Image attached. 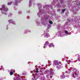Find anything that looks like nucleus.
<instances>
[{
  "mask_svg": "<svg viewBox=\"0 0 80 80\" xmlns=\"http://www.w3.org/2000/svg\"><path fill=\"white\" fill-rule=\"evenodd\" d=\"M37 5L39 10L37 13V15L41 18L40 21L41 23L38 21V20H37L35 22L37 25L40 26L43 25L46 26L48 22H49L50 24H53L52 21L51 20L49 21L50 17L49 15H48L50 13V12H49V7L52 8V6L51 5L43 6V9H42V4L40 3H38Z\"/></svg>",
  "mask_w": 80,
  "mask_h": 80,
  "instance_id": "1",
  "label": "nucleus"
},
{
  "mask_svg": "<svg viewBox=\"0 0 80 80\" xmlns=\"http://www.w3.org/2000/svg\"><path fill=\"white\" fill-rule=\"evenodd\" d=\"M72 19H68V22L65 23L64 26L62 28L60 25H58L57 26L58 30L59 29H68V26H69V22H74V26L76 28H78L79 32H80V25H79L78 23L80 22V16H75V18L73 17ZM74 20H73V18Z\"/></svg>",
  "mask_w": 80,
  "mask_h": 80,
  "instance_id": "2",
  "label": "nucleus"
},
{
  "mask_svg": "<svg viewBox=\"0 0 80 80\" xmlns=\"http://www.w3.org/2000/svg\"><path fill=\"white\" fill-rule=\"evenodd\" d=\"M71 68H72L73 72L71 74V76L72 77L74 78H75L77 77H78V75L79 74V72L75 68H70V69H68V71H66L65 73H70V71H71Z\"/></svg>",
  "mask_w": 80,
  "mask_h": 80,
  "instance_id": "3",
  "label": "nucleus"
},
{
  "mask_svg": "<svg viewBox=\"0 0 80 80\" xmlns=\"http://www.w3.org/2000/svg\"><path fill=\"white\" fill-rule=\"evenodd\" d=\"M64 32L66 35H70L68 31L61 29V30L59 31L58 32H57L56 34V36H60L61 37H63L66 35L64 34Z\"/></svg>",
  "mask_w": 80,
  "mask_h": 80,
  "instance_id": "4",
  "label": "nucleus"
},
{
  "mask_svg": "<svg viewBox=\"0 0 80 80\" xmlns=\"http://www.w3.org/2000/svg\"><path fill=\"white\" fill-rule=\"evenodd\" d=\"M63 0H55L52 2V5H55L56 4V7L58 8H61V7H65L63 5Z\"/></svg>",
  "mask_w": 80,
  "mask_h": 80,
  "instance_id": "5",
  "label": "nucleus"
},
{
  "mask_svg": "<svg viewBox=\"0 0 80 80\" xmlns=\"http://www.w3.org/2000/svg\"><path fill=\"white\" fill-rule=\"evenodd\" d=\"M8 8L6 7V5L5 4L2 6V8H0V10H1L2 13L5 15H8V13L6 12H8Z\"/></svg>",
  "mask_w": 80,
  "mask_h": 80,
  "instance_id": "6",
  "label": "nucleus"
},
{
  "mask_svg": "<svg viewBox=\"0 0 80 80\" xmlns=\"http://www.w3.org/2000/svg\"><path fill=\"white\" fill-rule=\"evenodd\" d=\"M72 4H74L76 6L74 7L73 9H72V10H74V9H75V10L78 11V9H77H77H79L78 7L80 6V1L77 0L75 1H73Z\"/></svg>",
  "mask_w": 80,
  "mask_h": 80,
  "instance_id": "7",
  "label": "nucleus"
},
{
  "mask_svg": "<svg viewBox=\"0 0 80 80\" xmlns=\"http://www.w3.org/2000/svg\"><path fill=\"white\" fill-rule=\"evenodd\" d=\"M54 73L53 71L51 70H47L45 71L44 74H48L46 76L47 78H48L49 77H51V78H52V75H53Z\"/></svg>",
  "mask_w": 80,
  "mask_h": 80,
  "instance_id": "8",
  "label": "nucleus"
},
{
  "mask_svg": "<svg viewBox=\"0 0 80 80\" xmlns=\"http://www.w3.org/2000/svg\"><path fill=\"white\" fill-rule=\"evenodd\" d=\"M13 3L14 4V5H17L18 3H20V2L22 0H13Z\"/></svg>",
  "mask_w": 80,
  "mask_h": 80,
  "instance_id": "9",
  "label": "nucleus"
},
{
  "mask_svg": "<svg viewBox=\"0 0 80 80\" xmlns=\"http://www.w3.org/2000/svg\"><path fill=\"white\" fill-rule=\"evenodd\" d=\"M38 78V75L37 73H36L34 75V77L32 78V80H37V78Z\"/></svg>",
  "mask_w": 80,
  "mask_h": 80,
  "instance_id": "10",
  "label": "nucleus"
},
{
  "mask_svg": "<svg viewBox=\"0 0 80 80\" xmlns=\"http://www.w3.org/2000/svg\"><path fill=\"white\" fill-rule=\"evenodd\" d=\"M44 38H48V37H50V34L47 33L46 32H44Z\"/></svg>",
  "mask_w": 80,
  "mask_h": 80,
  "instance_id": "11",
  "label": "nucleus"
},
{
  "mask_svg": "<svg viewBox=\"0 0 80 80\" xmlns=\"http://www.w3.org/2000/svg\"><path fill=\"white\" fill-rule=\"evenodd\" d=\"M59 64V62H58V61L57 60H54V62L53 64V65L54 67L55 66H57Z\"/></svg>",
  "mask_w": 80,
  "mask_h": 80,
  "instance_id": "12",
  "label": "nucleus"
},
{
  "mask_svg": "<svg viewBox=\"0 0 80 80\" xmlns=\"http://www.w3.org/2000/svg\"><path fill=\"white\" fill-rule=\"evenodd\" d=\"M49 45V42L48 41H46L45 42V43L44 44L43 48H45L47 47V46Z\"/></svg>",
  "mask_w": 80,
  "mask_h": 80,
  "instance_id": "13",
  "label": "nucleus"
},
{
  "mask_svg": "<svg viewBox=\"0 0 80 80\" xmlns=\"http://www.w3.org/2000/svg\"><path fill=\"white\" fill-rule=\"evenodd\" d=\"M62 65L60 64H59L58 65L56 66V68L57 70H60V68H62Z\"/></svg>",
  "mask_w": 80,
  "mask_h": 80,
  "instance_id": "14",
  "label": "nucleus"
},
{
  "mask_svg": "<svg viewBox=\"0 0 80 80\" xmlns=\"http://www.w3.org/2000/svg\"><path fill=\"white\" fill-rule=\"evenodd\" d=\"M8 22H9V23H12L13 25H15L16 23L15 22H14V21H13V20L12 19H10L8 20Z\"/></svg>",
  "mask_w": 80,
  "mask_h": 80,
  "instance_id": "15",
  "label": "nucleus"
},
{
  "mask_svg": "<svg viewBox=\"0 0 80 80\" xmlns=\"http://www.w3.org/2000/svg\"><path fill=\"white\" fill-rule=\"evenodd\" d=\"M60 77L61 79H63V78H65V77H68V78H69V76L67 75L65 76V75L63 74L62 75H61Z\"/></svg>",
  "mask_w": 80,
  "mask_h": 80,
  "instance_id": "16",
  "label": "nucleus"
},
{
  "mask_svg": "<svg viewBox=\"0 0 80 80\" xmlns=\"http://www.w3.org/2000/svg\"><path fill=\"white\" fill-rule=\"evenodd\" d=\"M32 4H34V1H33L32 0H29V7H31L32 6Z\"/></svg>",
  "mask_w": 80,
  "mask_h": 80,
  "instance_id": "17",
  "label": "nucleus"
},
{
  "mask_svg": "<svg viewBox=\"0 0 80 80\" xmlns=\"http://www.w3.org/2000/svg\"><path fill=\"white\" fill-rule=\"evenodd\" d=\"M49 47L50 48H51V47H55V45L52 43H50L48 45Z\"/></svg>",
  "mask_w": 80,
  "mask_h": 80,
  "instance_id": "18",
  "label": "nucleus"
},
{
  "mask_svg": "<svg viewBox=\"0 0 80 80\" xmlns=\"http://www.w3.org/2000/svg\"><path fill=\"white\" fill-rule=\"evenodd\" d=\"M40 74L41 75H42L43 77L42 78L43 80H44V76L43 75V72H42V71L40 70Z\"/></svg>",
  "mask_w": 80,
  "mask_h": 80,
  "instance_id": "19",
  "label": "nucleus"
},
{
  "mask_svg": "<svg viewBox=\"0 0 80 80\" xmlns=\"http://www.w3.org/2000/svg\"><path fill=\"white\" fill-rule=\"evenodd\" d=\"M13 70H10V75H12L13 74Z\"/></svg>",
  "mask_w": 80,
  "mask_h": 80,
  "instance_id": "20",
  "label": "nucleus"
},
{
  "mask_svg": "<svg viewBox=\"0 0 80 80\" xmlns=\"http://www.w3.org/2000/svg\"><path fill=\"white\" fill-rule=\"evenodd\" d=\"M66 61L68 62V63H70V62H71V63H73V62L71 61L70 60H67Z\"/></svg>",
  "mask_w": 80,
  "mask_h": 80,
  "instance_id": "21",
  "label": "nucleus"
},
{
  "mask_svg": "<svg viewBox=\"0 0 80 80\" xmlns=\"http://www.w3.org/2000/svg\"><path fill=\"white\" fill-rule=\"evenodd\" d=\"M12 3H13V2H9L8 3V5H10L11 4H12Z\"/></svg>",
  "mask_w": 80,
  "mask_h": 80,
  "instance_id": "22",
  "label": "nucleus"
},
{
  "mask_svg": "<svg viewBox=\"0 0 80 80\" xmlns=\"http://www.w3.org/2000/svg\"><path fill=\"white\" fill-rule=\"evenodd\" d=\"M78 60L79 62H80V54L78 56Z\"/></svg>",
  "mask_w": 80,
  "mask_h": 80,
  "instance_id": "23",
  "label": "nucleus"
},
{
  "mask_svg": "<svg viewBox=\"0 0 80 80\" xmlns=\"http://www.w3.org/2000/svg\"><path fill=\"white\" fill-rule=\"evenodd\" d=\"M65 10H66V9H62V11L61 12V13H63Z\"/></svg>",
  "mask_w": 80,
  "mask_h": 80,
  "instance_id": "24",
  "label": "nucleus"
},
{
  "mask_svg": "<svg viewBox=\"0 0 80 80\" xmlns=\"http://www.w3.org/2000/svg\"><path fill=\"white\" fill-rule=\"evenodd\" d=\"M13 15V14L12 13H9L8 14V17H12Z\"/></svg>",
  "mask_w": 80,
  "mask_h": 80,
  "instance_id": "25",
  "label": "nucleus"
},
{
  "mask_svg": "<svg viewBox=\"0 0 80 80\" xmlns=\"http://www.w3.org/2000/svg\"><path fill=\"white\" fill-rule=\"evenodd\" d=\"M1 68H0H0H2V70H3V71H4V67H3V66H1Z\"/></svg>",
  "mask_w": 80,
  "mask_h": 80,
  "instance_id": "26",
  "label": "nucleus"
},
{
  "mask_svg": "<svg viewBox=\"0 0 80 80\" xmlns=\"http://www.w3.org/2000/svg\"><path fill=\"white\" fill-rule=\"evenodd\" d=\"M51 27V26L50 25H48V29H49Z\"/></svg>",
  "mask_w": 80,
  "mask_h": 80,
  "instance_id": "27",
  "label": "nucleus"
},
{
  "mask_svg": "<svg viewBox=\"0 0 80 80\" xmlns=\"http://www.w3.org/2000/svg\"><path fill=\"white\" fill-rule=\"evenodd\" d=\"M18 14H22V12L21 11H19L18 12Z\"/></svg>",
  "mask_w": 80,
  "mask_h": 80,
  "instance_id": "28",
  "label": "nucleus"
},
{
  "mask_svg": "<svg viewBox=\"0 0 80 80\" xmlns=\"http://www.w3.org/2000/svg\"><path fill=\"white\" fill-rule=\"evenodd\" d=\"M28 30H26V31L24 32V33L27 34L28 33Z\"/></svg>",
  "mask_w": 80,
  "mask_h": 80,
  "instance_id": "29",
  "label": "nucleus"
},
{
  "mask_svg": "<svg viewBox=\"0 0 80 80\" xmlns=\"http://www.w3.org/2000/svg\"><path fill=\"white\" fill-rule=\"evenodd\" d=\"M27 13H30V10H28L27 11Z\"/></svg>",
  "mask_w": 80,
  "mask_h": 80,
  "instance_id": "30",
  "label": "nucleus"
},
{
  "mask_svg": "<svg viewBox=\"0 0 80 80\" xmlns=\"http://www.w3.org/2000/svg\"><path fill=\"white\" fill-rule=\"evenodd\" d=\"M35 72H36V73H38V70L36 69Z\"/></svg>",
  "mask_w": 80,
  "mask_h": 80,
  "instance_id": "31",
  "label": "nucleus"
},
{
  "mask_svg": "<svg viewBox=\"0 0 80 80\" xmlns=\"http://www.w3.org/2000/svg\"><path fill=\"white\" fill-rule=\"evenodd\" d=\"M27 18H28V19H29V18H30V17H29V16H27Z\"/></svg>",
  "mask_w": 80,
  "mask_h": 80,
  "instance_id": "32",
  "label": "nucleus"
},
{
  "mask_svg": "<svg viewBox=\"0 0 80 80\" xmlns=\"http://www.w3.org/2000/svg\"><path fill=\"white\" fill-rule=\"evenodd\" d=\"M28 30V32H31V31H30V30Z\"/></svg>",
  "mask_w": 80,
  "mask_h": 80,
  "instance_id": "33",
  "label": "nucleus"
},
{
  "mask_svg": "<svg viewBox=\"0 0 80 80\" xmlns=\"http://www.w3.org/2000/svg\"><path fill=\"white\" fill-rule=\"evenodd\" d=\"M60 9H58V12H60Z\"/></svg>",
  "mask_w": 80,
  "mask_h": 80,
  "instance_id": "34",
  "label": "nucleus"
},
{
  "mask_svg": "<svg viewBox=\"0 0 80 80\" xmlns=\"http://www.w3.org/2000/svg\"><path fill=\"white\" fill-rule=\"evenodd\" d=\"M49 65H52V63L51 62L49 63Z\"/></svg>",
  "mask_w": 80,
  "mask_h": 80,
  "instance_id": "35",
  "label": "nucleus"
},
{
  "mask_svg": "<svg viewBox=\"0 0 80 80\" xmlns=\"http://www.w3.org/2000/svg\"><path fill=\"white\" fill-rule=\"evenodd\" d=\"M73 14H77V12H73Z\"/></svg>",
  "mask_w": 80,
  "mask_h": 80,
  "instance_id": "36",
  "label": "nucleus"
},
{
  "mask_svg": "<svg viewBox=\"0 0 80 80\" xmlns=\"http://www.w3.org/2000/svg\"><path fill=\"white\" fill-rule=\"evenodd\" d=\"M14 10H17V8L15 9V8H14Z\"/></svg>",
  "mask_w": 80,
  "mask_h": 80,
  "instance_id": "37",
  "label": "nucleus"
},
{
  "mask_svg": "<svg viewBox=\"0 0 80 80\" xmlns=\"http://www.w3.org/2000/svg\"><path fill=\"white\" fill-rule=\"evenodd\" d=\"M66 65H68V64H67H67H66Z\"/></svg>",
  "mask_w": 80,
  "mask_h": 80,
  "instance_id": "38",
  "label": "nucleus"
},
{
  "mask_svg": "<svg viewBox=\"0 0 80 80\" xmlns=\"http://www.w3.org/2000/svg\"><path fill=\"white\" fill-rule=\"evenodd\" d=\"M70 11H72V10H71V9L70 10Z\"/></svg>",
  "mask_w": 80,
  "mask_h": 80,
  "instance_id": "39",
  "label": "nucleus"
},
{
  "mask_svg": "<svg viewBox=\"0 0 80 80\" xmlns=\"http://www.w3.org/2000/svg\"><path fill=\"white\" fill-rule=\"evenodd\" d=\"M48 30V29H47V31Z\"/></svg>",
  "mask_w": 80,
  "mask_h": 80,
  "instance_id": "40",
  "label": "nucleus"
},
{
  "mask_svg": "<svg viewBox=\"0 0 80 80\" xmlns=\"http://www.w3.org/2000/svg\"><path fill=\"white\" fill-rule=\"evenodd\" d=\"M51 13H52V12H51Z\"/></svg>",
  "mask_w": 80,
  "mask_h": 80,
  "instance_id": "41",
  "label": "nucleus"
},
{
  "mask_svg": "<svg viewBox=\"0 0 80 80\" xmlns=\"http://www.w3.org/2000/svg\"><path fill=\"white\" fill-rule=\"evenodd\" d=\"M0 80H1V78H0Z\"/></svg>",
  "mask_w": 80,
  "mask_h": 80,
  "instance_id": "42",
  "label": "nucleus"
},
{
  "mask_svg": "<svg viewBox=\"0 0 80 80\" xmlns=\"http://www.w3.org/2000/svg\"><path fill=\"white\" fill-rule=\"evenodd\" d=\"M41 79H42V78H41Z\"/></svg>",
  "mask_w": 80,
  "mask_h": 80,
  "instance_id": "43",
  "label": "nucleus"
}]
</instances>
